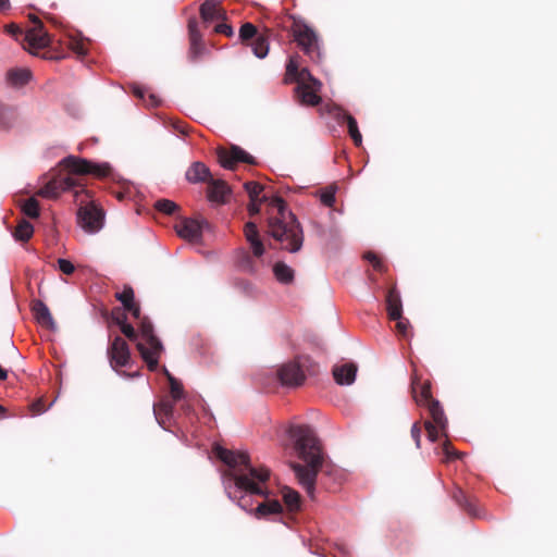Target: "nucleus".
Wrapping results in <instances>:
<instances>
[{"mask_svg": "<svg viewBox=\"0 0 557 557\" xmlns=\"http://www.w3.org/2000/svg\"><path fill=\"white\" fill-rule=\"evenodd\" d=\"M214 454L230 467V476L234 481L235 486L243 493L237 499L238 506L251 512L255 509L251 508V496L268 497L265 483L270 478L269 469L253 467L249 455L244 451H233L222 446H215Z\"/></svg>", "mask_w": 557, "mask_h": 557, "instance_id": "1", "label": "nucleus"}, {"mask_svg": "<svg viewBox=\"0 0 557 557\" xmlns=\"http://www.w3.org/2000/svg\"><path fill=\"white\" fill-rule=\"evenodd\" d=\"M289 434L295 441V449L298 457L306 465L290 463L298 483L306 490L309 496H313L317 475L323 465V456L320 442L314 431L308 425H296L289 429Z\"/></svg>", "mask_w": 557, "mask_h": 557, "instance_id": "2", "label": "nucleus"}, {"mask_svg": "<svg viewBox=\"0 0 557 557\" xmlns=\"http://www.w3.org/2000/svg\"><path fill=\"white\" fill-rule=\"evenodd\" d=\"M60 165L66 171V173H59L49 180L38 191V195L44 198L54 199L59 197L63 191L75 190V197L78 198L85 195L86 198H90L88 191L85 189L83 180L77 177L86 174H94L96 176H106L109 172V166L94 164L86 159H82L75 156H69L64 158Z\"/></svg>", "mask_w": 557, "mask_h": 557, "instance_id": "3", "label": "nucleus"}, {"mask_svg": "<svg viewBox=\"0 0 557 557\" xmlns=\"http://www.w3.org/2000/svg\"><path fill=\"white\" fill-rule=\"evenodd\" d=\"M270 207L276 209V214L269 218L268 227L270 235L281 243L282 248L296 252L302 246V230L296 216L287 210L285 201L281 197H273Z\"/></svg>", "mask_w": 557, "mask_h": 557, "instance_id": "4", "label": "nucleus"}, {"mask_svg": "<svg viewBox=\"0 0 557 557\" xmlns=\"http://www.w3.org/2000/svg\"><path fill=\"white\" fill-rule=\"evenodd\" d=\"M300 57L292 55L286 64L285 84L297 83L295 96L302 106L315 107L322 101L319 95L322 83L312 76L307 67H300Z\"/></svg>", "mask_w": 557, "mask_h": 557, "instance_id": "5", "label": "nucleus"}, {"mask_svg": "<svg viewBox=\"0 0 557 557\" xmlns=\"http://www.w3.org/2000/svg\"><path fill=\"white\" fill-rule=\"evenodd\" d=\"M139 332L141 339L137 342L136 347L147 363L150 371H156L159 366V357L163 346L153 333V325L147 318H139Z\"/></svg>", "mask_w": 557, "mask_h": 557, "instance_id": "6", "label": "nucleus"}, {"mask_svg": "<svg viewBox=\"0 0 557 557\" xmlns=\"http://www.w3.org/2000/svg\"><path fill=\"white\" fill-rule=\"evenodd\" d=\"M244 233L252 253L240 250L237 256V265L243 272L253 274L258 271L256 259L261 258L265 249L260 239L257 225L253 222H247L245 224Z\"/></svg>", "mask_w": 557, "mask_h": 557, "instance_id": "7", "label": "nucleus"}, {"mask_svg": "<svg viewBox=\"0 0 557 557\" xmlns=\"http://www.w3.org/2000/svg\"><path fill=\"white\" fill-rule=\"evenodd\" d=\"M292 18L293 24L290 26V33L294 40L311 61L315 63L321 62L322 53L317 33L301 20L294 16Z\"/></svg>", "mask_w": 557, "mask_h": 557, "instance_id": "8", "label": "nucleus"}, {"mask_svg": "<svg viewBox=\"0 0 557 557\" xmlns=\"http://www.w3.org/2000/svg\"><path fill=\"white\" fill-rule=\"evenodd\" d=\"M34 26L24 32L15 24L5 26L7 32L15 37L16 40H21L23 44H27L29 48L41 49L46 48L50 44L48 34L44 30L42 22L34 16L32 18Z\"/></svg>", "mask_w": 557, "mask_h": 557, "instance_id": "9", "label": "nucleus"}, {"mask_svg": "<svg viewBox=\"0 0 557 557\" xmlns=\"http://www.w3.org/2000/svg\"><path fill=\"white\" fill-rule=\"evenodd\" d=\"M432 421L428 420L424 422V429L428 434V438L431 442H436L441 436L447 438L448 420L445 416L444 409L438 400H431V403L424 405Z\"/></svg>", "mask_w": 557, "mask_h": 557, "instance_id": "10", "label": "nucleus"}, {"mask_svg": "<svg viewBox=\"0 0 557 557\" xmlns=\"http://www.w3.org/2000/svg\"><path fill=\"white\" fill-rule=\"evenodd\" d=\"M104 211L94 201L82 199L77 211V222L79 226L87 233L94 234L99 232L103 226Z\"/></svg>", "mask_w": 557, "mask_h": 557, "instance_id": "11", "label": "nucleus"}, {"mask_svg": "<svg viewBox=\"0 0 557 557\" xmlns=\"http://www.w3.org/2000/svg\"><path fill=\"white\" fill-rule=\"evenodd\" d=\"M239 38L243 42H248L252 48V52L259 59H263L269 53V39L267 35L259 34L257 27L251 23H245L239 29Z\"/></svg>", "mask_w": 557, "mask_h": 557, "instance_id": "12", "label": "nucleus"}, {"mask_svg": "<svg viewBox=\"0 0 557 557\" xmlns=\"http://www.w3.org/2000/svg\"><path fill=\"white\" fill-rule=\"evenodd\" d=\"M277 379L283 386L298 387L304 384L306 375L299 360L282 364L276 371Z\"/></svg>", "mask_w": 557, "mask_h": 557, "instance_id": "13", "label": "nucleus"}, {"mask_svg": "<svg viewBox=\"0 0 557 557\" xmlns=\"http://www.w3.org/2000/svg\"><path fill=\"white\" fill-rule=\"evenodd\" d=\"M108 358L113 370L127 367L131 361V351L126 341L121 336H115L108 347Z\"/></svg>", "mask_w": 557, "mask_h": 557, "instance_id": "14", "label": "nucleus"}, {"mask_svg": "<svg viewBox=\"0 0 557 557\" xmlns=\"http://www.w3.org/2000/svg\"><path fill=\"white\" fill-rule=\"evenodd\" d=\"M216 154L220 164L224 169L233 170L237 162H244L247 164H256V159L250 156L247 151L238 146H232L230 149L218 148Z\"/></svg>", "mask_w": 557, "mask_h": 557, "instance_id": "15", "label": "nucleus"}, {"mask_svg": "<svg viewBox=\"0 0 557 557\" xmlns=\"http://www.w3.org/2000/svg\"><path fill=\"white\" fill-rule=\"evenodd\" d=\"M188 37H189V59L191 61L198 60L206 51L202 41V35L198 28V21L195 17L188 20Z\"/></svg>", "mask_w": 557, "mask_h": 557, "instance_id": "16", "label": "nucleus"}, {"mask_svg": "<svg viewBox=\"0 0 557 557\" xmlns=\"http://www.w3.org/2000/svg\"><path fill=\"white\" fill-rule=\"evenodd\" d=\"M177 235L190 243H198L202 237V223L195 219H183L175 225Z\"/></svg>", "mask_w": 557, "mask_h": 557, "instance_id": "17", "label": "nucleus"}, {"mask_svg": "<svg viewBox=\"0 0 557 557\" xmlns=\"http://www.w3.org/2000/svg\"><path fill=\"white\" fill-rule=\"evenodd\" d=\"M411 393L416 404L421 407L435 400L431 393V382H422L417 372H413L411 377Z\"/></svg>", "mask_w": 557, "mask_h": 557, "instance_id": "18", "label": "nucleus"}, {"mask_svg": "<svg viewBox=\"0 0 557 557\" xmlns=\"http://www.w3.org/2000/svg\"><path fill=\"white\" fill-rule=\"evenodd\" d=\"M203 22L225 21L226 12L218 0H205L199 9Z\"/></svg>", "mask_w": 557, "mask_h": 557, "instance_id": "19", "label": "nucleus"}, {"mask_svg": "<svg viewBox=\"0 0 557 557\" xmlns=\"http://www.w3.org/2000/svg\"><path fill=\"white\" fill-rule=\"evenodd\" d=\"M334 116L339 124H347L348 134L351 137L354 144L356 146H360L362 144V136L359 132L356 119L342 108H337L334 111Z\"/></svg>", "mask_w": 557, "mask_h": 557, "instance_id": "20", "label": "nucleus"}, {"mask_svg": "<svg viewBox=\"0 0 557 557\" xmlns=\"http://www.w3.org/2000/svg\"><path fill=\"white\" fill-rule=\"evenodd\" d=\"M230 193H231V189H230L228 185L226 184V182H224L222 180H216L214 177H212L208 182L207 195H208V199L211 202L225 203L227 201V197H228Z\"/></svg>", "mask_w": 557, "mask_h": 557, "instance_id": "21", "label": "nucleus"}, {"mask_svg": "<svg viewBox=\"0 0 557 557\" xmlns=\"http://www.w3.org/2000/svg\"><path fill=\"white\" fill-rule=\"evenodd\" d=\"M186 180L191 184L207 183L213 177L210 169L200 161L193 162L185 173Z\"/></svg>", "mask_w": 557, "mask_h": 557, "instance_id": "22", "label": "nucleus"}, {"mask_svg": "<svg viewBox=\"0 0 557 557\" xmlns=\"http://www.w3.org/2000/svg\"><path fill=\"white\" fill-rule=\"evenodd\" d=\"M386 311L389 320H395L401 318L403 314V302L400 298V294L396 286H392L388 288L386 297Z\"/></svg>", "mask_w": 557, "mask_h": 557, "instance_id": "23", "label": "nucleus"}, {"mask_svg": "<svg viewBox=\"0 0 557 557\" xmlns=\"http://www.w3.org/2000/svg\"><path fill=\"white\" fill-rule=\"evenodd\" d=\"M115 298L123 305L124 310L128 311L135 319L140 318V307L135 301L134 290L131 286L115 294Z\"/></svg>", "mask_w": 557, "mask_h": 557, "instance_id": "24", "label": "nucleus"}, {"mask_svg": "<svg viewBox=\"0 0 557 557\" xmlns=\"http://www.w3.org/2000/svg\"><path fill=\"white\" fill-rule=\"evenodd\" d=\"M283 512V506L277 499H269L261 502L258 506L251 510V513L257 519H264L273 515H280Z\"/></svg>", "mask_w": 557, "mask_h": 557, "instance_id": "25", "label": "nucleus"}, {"mask_svg": "<svg viewBox=\"0 0 557 557\" xmlns=\"http://www.w3.org/2000/svg\"><path fill=\"white\" fill-rule=\"evenodd\" d=\"M357 366L355 363H345L333 368V376L339 385H350L355 382Z\"/></svg>", "mask_w": 557, "mask_h": 557, "instance_id": "26", "label": "nucleus"}, {"mask_svg": "<svg viewBox=\"0 0 557 557\" xmlns=\"http://www.w3.org/2000/svg\"><path fill=\"white\" fill-rule=\"evenodd\" d=\"M33 312L35 314L36 321L48 330L55 329V322L51 315L49 308L41 301L36 300L33 305Z\"/></svg>", "mask_w": 557, "mask_h": 557, "instance_id": "27", "label": "nucleus"}, {"mask_svg": "<svg viewBox=\"0 0 557 557\" xmlns=\"http://www.w3.org/2000/svg\"><path fill=\"white\" fill-rule=\"evenodd\" d=\"M453 499L456 504L462 508L468 515L472 517H479L476 510L475 498L468 496L461 488L456 487L451 494Z\"/></svg>", "mask_w": 557, "mask_h": 557, "instance_id": "28", "label": "nucleus"}, {"mask_svg": "<svg viewBox=\"0 0 557 557\" xmlns=\"http://www.w3.org/2000/svg\"><path fill=\"white\" fill-rule=\"evenodd\" d=\"M174 400L162 399L153 405V413L160 425L164 428L166 420L173 417Z\"/></svg>", "mask_w": 557, "mask_h": 557, "instance_id": "29", "label": "nucleus"}, {"mask_svg": "<svg viewBox=\"0 0 557 557\" xmlns=\"http://www.w3.org/2000/svg\"><path fill=\"white\" fill-rule=\"evenodd\" d=\"M284 504L289 512H297L301 507L300 494L287 486L281 490Z\"/></svg>", "mask_w": 557, "mask_h": 557, "instance_id": "30", "label": "nucleus"}, {"mask_svg": "<svg viewBox=\"0 0 557 557\" xmlns=\"http://www.w3.org/2000/svg\"><path fill=\"white\" fill-rule=\"evenodd\" d=\"M32 77L28 69H12L7 73V81L12 86H24Z\"/></svg>", "mask_w": 557, "mask_h": 557, "instance_id": "31", "label": "nucleus"}, {"mask_svg": "<svg viewBox=\"0 0 557 557\" xmlns=\"http://www.w3.org/2000/svg\"><path fill=\"white\" fill-rule=\"evenodd\" d=\"M275 278L282 284H290L294 281V270L285 262L278 261L273 267Z\"/></svg>", "mask_w": 557, "mask_h": 557, "instance_id": "32", "label": "nucleus"}, {"mask_svg": "<svg viewBox=\"0 0 557 557\" xmlns=\"http://www.w3.org/2000/svg\"><path fill=\"white\" fill-rule=\"evenodd\" d=\"M33 234H34L33 225L26 220H21L15 227L13 236L16 240L27 242L32 238Z\"/></svg>", "mask_w": 557, "mask_h": 557, "instance_id": "33", "label": "nucleus"}, {"mask_svg": "<svg viewBox=\"0 0 557 557\" xmlns=\"http://www.w3.org/2000/svg\"><path fill=\"white\" fill-rule=\"evenodd\" d=\"M16 117L15 110L5 104H0V126L10 128Z\"/></svg>", "mask_w": 557, "mask_h": 557, "instance_id": "34", "label": "nucleus"}, {"mask_svg": "<svg viewBox=\"0 0 557 557\" xmlns=\"http://www.w3.org/2000/svg\"><path fill=\"white\" fill-rule=\"evenodd\" d=\"M154 208L157 211L162 212L166 215H173L175 212L180 210V207L174 201L169 199H160L156 201Z\"/></svg>", "mask_w": 557, "mask_h": 557, "instance_id": "35", "label": "nucleus"}, {"mask_svg": "<svg viewBox=\"0 0 557 557\" xmlns=\"http://www.w3.org/2000/svg\"><path fill=\"white\" fill-rule=\"evenodd\" d=\"M25 215L32 219L39 216V202L35 198H28L22 206Z\"/></svg>", "mask_w": 557, "mask_h": 557, "instance_id": "36", "label": "nucleus"}, {"mask_svg": "<svg viewBox=\"0 0 557 557\" xmlns=\"http://www.w3.org/2000/svg\"><path fill=\"white\" fill-rule=\"evenodd\" d=\"M170 393L172 400L177 401L184 397V388L182 383L173 375H169Z\"/></svg>", "mask_w": 557, "mask_h": 557, "instance_id": "37", "label": "nucleus"}, {"mask_svg": "<svg viewBox=\"0 0 557 557\" xmlns=\"http://www.w3.org/2000/svg\"><path fill=\"white\" fill-rule=\"evenodd\" d=\"M336 189L335 185H330L321 191L320 200L324 206L330 208L334 206Z\"/></svg>", "mask_w": 557, "mask_h": 557, "instance_id": "38", "label": "nucleus"}, {"mask_svg": "<svg viewBox=\"0 0 557 557\" xmlns=\"http://www.w3.org/2000/svg\"><path fill=\"white\" fill-rule=\"evenodd\" d=\"M245 189L250 198V200H260V195L263 191V186L257 182H247L245 183Z\"/></svg>", "mask_w": 557, "mask_h": 557, "instance_id": "39", "label": "nucleus"}, {"mask_svg": "<svg viewBox=\"0 0 557 557\" xmlns=\"http://www.w3.org/2000/svg\"><path fill=\"white\" fill-rule=\"evenodd\" d=\"M363 257L372 264L374 270H376L379 272L386 271V267L384 265L383 261L380 259V257L376 253H374L372 251H368L364 253Z\"/></svg>", "mask_w": 557, "mask_h": 557, "instance_id": "40", "label": "nucleus"}, {"mask_svg": "<svg viewBox=\"0 0 557 557\" xmlns=\"http://www.w3.org/2000/svg\"><path fill=\"white\" fill-rule=\"evenodd\" d=\"M394 321L396 322L395 329L397 333L404 337L408 336L410 327L409 321L405 319L403 315L401 318L395 319Z\"/></svg>", "mask_w": 557, "mask_h": 557, "instance_id": "41", "label": "nucleus"}, {"mask_svg": "<svg viewBox=\"0 0 557 557\" xmlns=\"http://www.w3.org/2000/svg\"><path fill=\"white\" fill-rule=\"evenodd\" d=\"M411 437L416 443L417 448H420L421 445V434H422V426L419 421L414 422L411 426Z\"/></svg>", "mask_w": 557, "mask_h": 557, "instance_id": "42", "label": "nucleus"}, {"mask_svg": "<svg viewBox=\"0 0 557 557\" xmlns=\"http://www.w3.org/2000/svg\"><path fill=\"white\" fill-rule=\"evenodd\" d=\"M221 23L216 24L214 27V32L216 34H222L226 37H232L234 35L233 27L225 23L224 21H220Z\"/></svg>", "mask_w": 557, "mask_h": 557, "instance_id": "43", "label": "nucleus"}, {"mask_svg": "<svg viewBox=\"0 0 557 557\" xmlns=\"http://www.w3.org/2000/svg\"><path fill=\"white\" fill-rule=\"evenodd\" d=\"M121 332L129 339V341H136L138 337L137 332L135 329L127 322H123L122 326H120Z\"/></svg>", "mask_w": 557, "mask_h": 557, "instance_id": "44", "label": "nucleus"}, {"mask_svg": "<svg viewBox=\"0 0 557 557\" xmlns=\"http://www.w3.org/2000/svg\"><path fill=\"white\" fill-rule=\"evenodd\" d=\"M443 453L445 454L447 460L460 457V454L451 446L447 440L443 443Z\"/></svg>", "mask_w": 557, "mask_h": 557, "instance_id": "45", "label": "nucleus"}, {"mask_svg": "<svg viewBox=\"0 0 557 557\" xmlns=\"http://www.w3.org/2000/svg\"><path fill=\"white\" fill-rule=\"evenodd\" d=\"M58 264H59L60 271L67 275L72 274L75 270L74 264L66 259H59Z\"/></svg>", "mask_w": 557, "mask_h": 557, "instance_id": "46", "label": "nucleus"}, {"mask_svg": "<svg viewBox=\"0 0 557 557\" xmlns=\"http://www.w3.org/2000/svg\"><path fill=\"white\" fill-rule=\"evenodd\" d=\"M267 200H268V198L265 196L262 197V199H260V200H250V202L248 205L249 214L251 216L258 214L260 212V205Z\"/></svg>", "mask_w": 557, "mask_h": 557, "instance_id": "47", "label": "nucleus"}, {"mask_svg": "<svg viewBox=\"0 0 557 557\" xmlns=\"http://www.w3.org/2000/svg\"><path fill=\"white\" fill-rule=\"evenodd\" d=\"M71 49L81 57L87 53V48L83 41L73 40L71 42Z\"/></svg>", "mask_w": 557, "mask_h": 557, "instance_id": "48", "label": "nucleus"}, {"mask_svg": "<svg viewBox=\"0 0 557 557\" xmlns=\"http://www.w3.org/2000/svg\"><path fill=\"white\" fill-rule=\"evenodd\" d=\"M112 320L115 324L122 326V323L126 322V314L120 308H116L112 311Z\"/></svg>", "mask_w": 557, "mask_h": 557, "instance_id": "49", "label": "nucleus"}, {"mask_svg": "<svg viewBox=\"0 0 557 557\" xmlns=\"http://www.w3.org/2000/svg\"><path fill=\"white\" fill-rule=\"evenodd\" d=\"M46 410L45 408V405H44V401L41 399H38L36 401H34L32 405H30V411L35 416V414H40L42 413L44 411Z\"/></svg>", "mask_w": 557, "mask_h": 557, "instance_id": "50", "label": "nucleus"}, {"mask_svg": "<svg viewBox=\"0 0 557 557\" xmlns=\"http://www.w3.org/2000/svg\"><path fill=\"white\" fill-rule=\"evenodd\" d=\"M133 94L140 98V99H144L145 98V95H146V89L143 88V87H139V86H135L133 87Z\"/></svg>", "mask_w": 557, "mask_h": 557, "instance_id": "51", "label": "nucleus"}, {"mask_svg": "<svg viewBox=\"0 0 557 557\" xmlns=\"http://www.w3.org/2000/svg\"><path fill=\"white\" fill-rule=\"evenodd\" d=\"M10 8V1L9 0H0V10H7Z\"/></svg>", "mask_w": 557, "mask_h": 557, "instance_id": "52", "label": "nucleus"}, {"mask_svg": "<svg viewBox=\"0 0 557 557\" xmlns=\"http://www.w3.org/2000/svg\"><path fill=\"white\" fill-rule=\"evenodd\" d=\"M7 379H8V371L0 366V381H5Z\"/></svg>", "mask_w": 557, "mask_h": 557, "instance_id": "53", "label": "nucleus"}, {"mask_svg": "<svg viewBox=\"0 0 557 557\" xmlns=\"http://www.w3.org/2000/svg\"><path fill=\"white\" fill-rule=\"evenodd\" d=\"M149 99H150V104L151 106H157L158 102H159L154 95H150Z\"/></svg>", "mask_w": 557, "mask_h": 557, "instance_id": "54", "label": "nucleus"}, {"mask_svg": "<svg viewBox=\"0 0 557 557\" xmlns=\"http://www.w3.org/2000/svg\"><path fill=\"white\" fill-rule=\"evenodd\" d=\"M182 410L188 414L191 410L190 406L189 405H182Z\"/></svg>", "mask_w": 557, "mask_h": 557, "instance_id": "55", "label": "nucleus"}, {"mask_svg": "<svg viewBox=\"0 0 557 557\" xmlns=\"http://www.w3.org/2000/svg\"><path fill=\"white\" fill-rule=\"evenodd\" d=\"M163 372H164V375H165L168 379H169V375H172V374L168 371V369H165V368L163 369Z\"/></svg>", "mask_w": 557, "mask_h": 557, "instance_id": "56", "label": "nucleus"}, {"mask_svg": "<svg viewBox=\"0 0 557 557\" xmlns=\"http://www.w3.org/2000/svg\"><path fill=\"white\" fill-rule=\"evenodd\" d=\"M5 409L0 405V414H3Z\"/></svg>", "mask_w": 557, "mask_h": 557, "instance_id": "57", "label": "nucleus"}]
</instances>
